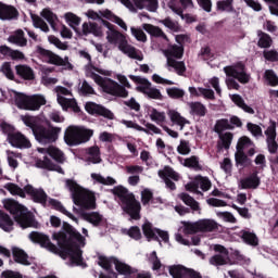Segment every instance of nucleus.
Segmentation results:
<instances>
[{"mask_svg":"<svg viewBox=\"0 0 278 278\" xmlns=\"http://www.w3.org/2000/svg\"><path fill=\"white\" fill-rule=\"evenodd\" d=\"M91 179L93 184H101L102 186H114L116 184V179L108 176L103 177L101 174L92 173Z\"/></svg>","mask_w":278,"mask_h":278,"instance_id":"nucleus-43","label":"nucleus"},{"mask_svg":"<svg viewBox=\"0 0 278 278\" xmlns=\"http://www.w3.org/2000/svg\"><path fill=\"white\" fill-rule=\"evenodd\" d=\"M1 128L4 131V134H8V142H10L12 147H15V149L31 148V142H29V139H27L23 134L11 132L13 129L12 126L8 124H2Z\"/></svg>","mask_w":278,"mask_h":278,"instance_id":"nucleus-11","label":"nucleus"},{"mask_svg":"<svg viewBox=\"0 0 278 278\" xmlns=\"http://www.w3.org/2000/svg\"><path fill=\"white\" fill-rule=\"evenodd\" d=\"M142 29H144L147 34H150V36H155L156 38H164V40H168L166 34H164V31L157 26L151 24H143Z\"/></svg>","mask_w":278,"mask_h":278,"instance_id":"nucleus-39","label":"nucleus"},{"mask_svg":"<svg viewBox=\"0 0 278 278\" xmlns=\"http://www.w3.org/2000/svg\"><path fill=\"white\" fill-rule=\"evenodd\" d=\"M83 218L87 223H90L91 225H93V227H98V225H101V223L103 222V215L97 212L85 213L83 214Z\"/></svg>","mask_w":278,"mask_h":278,"instance_id":"nucleus-42","label":"nucleus"},{"mask_svg":"<svg viewBox=\"0 0 278 278\" xmlns=\"http://www.w3.org/2000/svg\"><path fill=\"white\" fill-rule=\"evenodd\" d=\"M21 121L24 123V125H26V127L31 129L33 134H36V129L40 127L35 116L22 115Z\"/></svg>","mask_w":278,"mask_h":278,"instance_id":"nucleus-52","label":"nucleus"},{"mask_svg":"<svg viewBox=\"0 0 278 278\" xmlns=\"http://www.w3.org/2000/svg\"><path fill=\"white\" fill-rule=\"evenodd\" d=\"M188 106L192 116H205L207 114V108L201 102H189Z\"/></svg>","mask_w":278,"mask_h":278,"instance_id":"nucleus-36","label":"nucleus"},{"mask_svg":"<svg viewBox=\"0 0 278 278\" xmlns=\"http://www.w3.org/2000/svg\"><path fill=\"white\" fill-rule=\"evenodd\" d=\"M195 181L203 192H207V190L212 188V181H210V178L207 177L197 176Z\"/></svg>","mask_w":278,"mask_h":278,"instance_id":"nucleus-61","label":"nucleus"},{"mask_svg":"<svg viewBox=\"0 0 278 278\" xmlns=\"http://www.w3.org/2000/svg\"><path fill=\"white\" fill-rule=\"evenodd\" d=\"M35 166L37 168H43L46 170H56V173H61V175H64V169L53 164V162L47 156H43L42 159H37Z\"/></svg>","mask_w":278,"mask_h":278,"instance_id":"nucleus-25","label":"nucleus"},{"mask_svg":"<svg viewBox=\"0 0 278 278\" xmlns=\"http://www.w3.org/2000/svg\"><path fill=\"white\" fill-rule=\"evenodd\" d=\"M167 116L170 118L172 123H175V125L180 126V129H184L186 125H188L190 122L186 119L179 112L175 110H169L167 112Z\"/></svg>","mask_w":278,"mask_h":278,"instance_id":"nucleus-34","label":"nucleus"},{"mask_svg":"<svg viewBox=\"0 0 278 278\" xmlns=\"http://www.w3.org/2000/svg\"><path fill=\"white\" fill-rule=\"evenodd\" d=\"M87 162H89V164H100L101 162V154L99 151V147L93 146L89 149H87Z\"/></svg>","mask_w":278,"mask_h":278,"instance_id":"nucleus-41","label":"nucleus"},{"mask_svg":"<svg viewBox=\"0 0 278 278\" xmlns=\"http://www.w3.org/2000/svg\"><path fill=\"white\" fill-rule=\"evenodd\" d=\"M242 239L247 242V244H250L251 247H257L258 244L257 236H255L253 232L243 231Z\"/></svg>","mask_w":278,"mask_h":278,"instance_id":"nucleus-63","label":"nucleus"},{"mask_svg":"<svg viewBox=\"0 0 278 278\" xmlns=\"http://www.w3.org/2000/svg\"><path fill=\"white\" fill-rule=\"evenodd\" d=\"M237 166H242L243 168L247 166H251V160L244 154V152H236L235 154Z\"/></svg>","mask_w":278,"mask_h":278,"instance_id":"nucleus-58","label":"nucleus"},{"mask_svg":"<svg viewBox=\"0 0 278 278\" xmlns=\"http://www.w3.org/2000/svg\"><path fill=\"white\" fill-rule=\"evenodd\" d=\"M53 240H56L59 247H63L64 251L60 254L62 260H65L67 266H81L86 268L84 256L81 255L80 247H86V239L81 233L71 229L66 232H54Z\"/></svg>","mask_w":278,"mask_h":278,"instance_id":"nucleus-1","label":"nucleus"},{"mask_svg":"<svg viewBox=\"0 0 278 278\" xmlns=\"http://www.w3.org/2000/svg\"><path fill=\"white\" fill-rule=\"evenodd\" d=\"M13 256L15 262H17V264L29 266V260H28L27 253H25V251H23L22 249L13 248Z\"/></svg>","mask_w":278,"mask_h":278,"instance_id":"nucleus-45","label":"nucleus"},{"mask_svg":"<svg viewBox=\"0 0 278 278\" xmlns=\"http://www.w3.org/2000/svg\"><path fill=\"white\" fill-rule=\"evenodd\" d=\"M100 75H110L108 71L103 70H97L92 67V65L86 66V75L87 77H90V79H93L100 88H102L103 92H106L108 94H113V97H123L124 99L128 97L129 92L126 91L125 87L118 85V83L110 79V78H103Z\"/></svg>","mask_w":278,"mask_h":278,"instance_id":"nucleus-3","label":"nucleus"},{"mask_svg":"<svg viewBox=\"0 0 278 278\" xmlns=\"http://www.w3.org/2000/svg\"><path fill=\"white\" fill-rule=\"evenodd\" d=\"M137 10H147L148 12H157L160 4L157 0H132Z\"/></svg>","mask_w":278,"mask_h":278,"instance_id":"nucleus-27","label":"nucleus"},{"mask_svg":"<svg viewBox=\"0 0 278 278\" xmlns=\"http://www.w3.org/2000/svg\"><path fill=\"white\" fill-rule=\"evenodd\" d=\"M40 55H42L43 60L48 64H53L54 66H63L65 71H73V64L68 62V56H65L64 59L53 52L51 50H39Z\"/></svg>","mask_w":278,"mask_h":278,"instance_id":"nucleus-14","label":"nucleus"},{"mask_svg":"<svg viewBox=\"0 0 278 278\" xmlns=\"http://www.w3.org/2000/svg\"><path fill=\"white\" fill-rule=\"evenodd\" d=\"M29 240L35 244H40L42 249H47L50 253H59L60 250L55 247V244L51 243V240L48 236L42 232L33 231L28 236Z\"/></svg>","mask_w":278,"mask_h":278,"instance_id":"nucleus-17","label":"nucleus"},{"mask_svg":"<svg viewBox=\"0 0 278 278\" xmlns=\"http://www.w3.org/2000/svg\"><path fill=\"white\" fill-rule=\"evenodd\" d=\"M224 72L227 77H232V79H238L240 84H249L251 77L244 72V65L239 63L237 65H230L224 67Z\"/></svg>","mask_w":278,"mask_h":278,"instance_id":"nucleus-16","label":"nucleus"},{"mask_svg":"<svg viewBox=\"0 0 278 278\" xmlns=\"http://www.w3.org/2000/svg\"><path fill=\"white\" fill-rule=\"evenodd\" d=\"M66 187L72 192L75 205L83 207V210H94L97 207L94 193L81 188L75 180H66Z\"/></svg>","mask_w":278,"mask_h":278,"instance_id":"nucleus-5","label":"nucleus"},{"mask_svg":"<svg viewBox=\"0 0 278 278\" xmlns=\"http://www.w3.org/2000/svg\"><path fill=\"white\" fill-rule=\"evenodd\" d=\"M142 231L148 240H153V238H156L159 229L154 228L150 222H146L142 225Z\"/></svg>","mask_w":278,"mask_h":278,"instance_id":"nucleus-49","label":"nucleus"},{"mask_svg":"<svg viewBox=\"0 0 278 278\" xmlns=\"http://www.w3.org/2000/svg\"><path fill=\"white\" fill-rule=\"evenodd\" d=\"M17 157H21V154L7 150L8 164L10 168H13V170H16V168H18Z\"/></svg>","mask_w":278,"mask_h":278,"instance_id":"nucleus-56","label":"nucleus"},{"mask_svg":"<svg viewBox=\"0 0 278 278\" xmlns=\"http://www.w3.org/2000/svg\"><path fill=\"white\" fill-rule=\"evenodd\" d=\"M266 138V144L269 153H277V122L269 121V126L264 131Z\"/></svg>","mask_w":278,"mask_h":278,"instance_id":"nucleus-18","label":"nucleus"},{"mask_svg":"<svg viewBox=\"0 0 278 278\" xmlns=\"http://www.w3.org/2000/svg\"><path fill=\"white\" fill-rule=\"evenodd\" d=\"M250 147H253V141L249 137H241L237 143V151L244 153Z\"/></svg>","mask_w":278,"mask_h":278,"instance_id":"nucleus-55","label":"nucleus"},{"mask_svg":"<svg viewBox=\"0 0 278 278\" xmlns=\"http://www.w3.org/2000/svg\"><path fill=\"white\" fill-rule=\"evenodd\" d=\"M159 177L163 179L166 188L169 190H175L177 188L173 181H179V174H177V172H175L172 167L165 166L163 169L159 170Z\"/></svg>","mask_w":278,"mask_h":278,"instance_id":"nucleus-20","label":"nucleus"},{"mask_svg":"<svg viewBox=\"0 0 278 278\" xmlns=\"http://www.w3.org/2000/svg\"><path fill=\"white\" fill-rule=\"evenodd\" d=\"M182 166H186L187 168H193V170H203V167L199 163V157L197 156H190L184 160L181 163Z\"/></svg>","mask_w":278,"mask_h":278,"instance_id":"nucleus-53","label":"nucleus"},{"mask_svg":"<svg viewBox=\"0 0 278 278\" xmlns=\"http://www.w3.org/2000/svg\"><path fill=\"white\" fill-rule=\"evenodd\" d=\"M0 229L2 231L10 232L14 229V222L7 213L0 211Z\"/></svg>","mask_w":278,"mask_h":278,"instance_id":"nucleus-37","label":"nucleus"},{"mask_svg":"<svg viewBox=\"0 0 278 278\" xmlns=\"http://www.w3.org/2000/svg\"><path fill=\"white\" fill-rule=\"evenodd\" d=\"M179 199H181L185 205H188L192 212L201 214V206L199 205V202L194 200V198L190 197L188 193H180Z\"/></svg>","mask_w":278,"mask_h":278,"instance_id":"nucleus-35","label":"nucleus"},{"mask_svg":"<svg viewBox=\"0 0 278 278\" xmlns=\"http://www.w3.org/2000/svg\"><path fill=\"white\" fill-rule=\"evenodd\" d=\"M240 186L242 190H247V189L255 190V188L260 187V177H257V174H254L248 178L242 179L240 181Z\"/></svg>","mask_w":278,"mask_h":278,"instance_id":"nucleus-33","label":"nucleus"},{"mask_svg":"<svg viewBox=\"0 0 278 278\" xmlns=\"http://www.w3.org/2000/svg\"><path fill=\"white\" fill-rule=\"evenodd\" d=\"M218 136H219V140L217 142V151H223V149H229L233 140V134L227 131V132H219Z\"/></svg>","mask_w":278,"mask_h":278,"instance_id":"nucleus-31","label":"nucleus"},{"mask_svg":"<svg viewBox=\"0 0 278 278\" xmlns=\"http://www.w3.org/2000/svg\"><path fill=\"white\" fill-rule=\"evenodd\" d=\"M31 18L34 27L40 29L41 31H45L46 34L49 33V25L47 24V22H45V20H42V17L38 15H31Z\"/></svg>","mask_w":278,"mask_h":278,"instance_id":"nucleus-57","label":"nucleus"},{"mask_svg":"<svg viewBox=\"0 0 278 278\" xmlns=\"http://www.w3.org/2000/svg\"><path fill=\"white\" fill-rule=\"evenodd\" d=\"M8 42L11 45H16L17 47H27V39L25 38V33L23 29H17L11 36H9Z\"/></svg>","mask_w":278,"mask_h":278,"instance_id":"nucleus-30","label":"nucleus"},{"mask_svg":"<svg viewBox=\"0 0 278 278\" xmlns=\"http://www.w3.org/2000/svg\"><path fill=\"white\" fill-rule=\"evenodd\" d=\"M190 97H203V99H207L214 101L216 97L214 96V90L211 88H203V87H189L188 88Z\"/></svg>","mask_w":278,"mask_h":278,"instance_id":"nucleus-24","label":"nucleus"},{"mask_svg":"<svg viewBox=\"0 0 278 278\" xmlns=\"http://www.w3.org/2000/svg\"><path fill=\"white\" fill-rule=\"evenodd\" d=\"M112 192L118 197L124 212H127L134 220H138L140 218V202L136 201L134 193L123 186L115 187Z\"/></svg>","mask_w":278,"mask_h":278,"instance_id":"nucleus-6","label":"nucleus"},{"mask_svg":"<svg viewBox=\"0 0 278 278\" xmlns=\"http://www.w3.org/2000/svg\"><path fill=\"white\" fill-rule=\"evenodd\" d=\"M123 233H126V236H129V238H132V240H140V238H142V232L140 231V228H138V226H132L129 229H124Z\"/></svg>","mask_w":278,"mask_h":278,"instance_id":"nucleus-60","label":"nucleus"},{"mask_svg":"<svg viewBox=\"0 0 278 278\" xmlns=\"http://www.w3.org/2000/svg\"><path fill=\"white\" fill-rule=\"evenodd\" d=\"M18 12L14 7L8 5L0 2V20L1 21H12V18H16Z\"/></svg>","mask_w":278,"mask_h":278,"instance_id":"nucleus-28","label":"nucleus"},{"mask_svg":"<svg viewBox=\"0 0 278 278\" xmlns=\"http://www.w3.org/2000/svg\"><path fill=\"white\" fill-rule=\"evenodd\" d=\"M5 190L10 192V194H13V197H21L22 199H25V189L23 190L21 187H18L16 184L9 182L4 185Z\"/></svg>","mask_w":278,"mask_h":278,"instance_id":"nucleus-51","label":"nucleus"},{"mask_svg":"<svg viewBox=\"0 0 278 278\" xmlns=\"http://www.w3.org/2000/svg\"><path fill=\"white\" fill-rule=\"evenodd\" d=\"M216 229H218V223L210 218L199 219L194 223H184V231L186 233H211L212 231H216Z\"/></svg>","mask_w":278,"mask_h":278,"instance_id":"nucleus-9","label":"nucleus"},{"mask_svg":"<svg viewBox=\"0 0 278 278\" xmlns=\"http://www.w3.org/2000/svg\"><path fill=\"white\" fill-rule=\"evenodd\" d=\"M85 110L88 112V114H99L100 116H104V118H109L110 121L114 118V113H112V111L94 102H87Z\"/></svg>","mask_w":278,"mask_h":278,"instance_id":"nucleus-22","label":"nucleus"},{"mask_svg":"<svg viewBox=\"0 0 278 278\" xmlns=\"http://www.w3.org/2000/svg\"><path fill=\"white\" fill-rule=\"evenodd\" d=\"M64 18L67 25H70L74 31H77V27H79L81 23V17L75 15V13L68 12L64 14Z\"/></svg>","mask_w":278,"mask_h":278,"instance_id":"nucleus-47","label":"nucleus"},{"mask_svg":"<svg viewBox=\"0 0 278 278\" xmlns=\"http://www.w3.org/2000/svg\"><path fill=\"white\" fill-rule=\"evenodd\" d=\"M265 79L269 86H277L278 85V77L277 74L273 70H267L265 72Z\"/></svg>","mask_w":278,"mask_h":278,"instance_id":"nucleus-64","label":"nucleus"},{"mask_svg":"<svg viewBox=\"0 0 278 278\" xmlns=\"http://www.w3.org/2000/svg\"><path fill=\"white\" fill-rule=\"evenodd\" d=\"M148 114L150 116V121L156 123V125H162L166 123V113L157 111V109H149Z\"/></svg>","mask_w":278,"mask_h":278,"instance_id":"nucleus-38","label":"nucleus"},{"mask_svg":"<svg viewBox=\"0 0 278 278\" xmlns=\"http://www.w3.org/2000/svg\"><path fill=\"white\" fill-rule=\"evenodd\" d=\"M4 210L13 214L14 220L22 227V229H27V227H37L38 224L34 219V215L14 199H4L2 201Z\"/></svg>","mask_w":278,"mask_h":278,"instance_id":"nucleus-4","label":"nucleus"},{"mask_svg":"<svg viewBox=\"0 0 278 278\" xmlns=\"http://www.w3.org/2000/svg\"><path fill=\"white\" fill-rule=\"evenodd\" d=\"M15 104L20 110L36 112L42 105H47V98L42 94L25 96L24 93H15Z\"/></svg>","mask_w":278,"mask_h":278,"instance_id":"nucleus-8","label":"nucleus"},{"mask_svg":"<svg viewBox=\"0 0 278 278\" xmlns=\"http://www.w3.org/2000/svg\"><path fill=\"white\" fill-rule=\"evenodd\" d=\"M62 128L60 127L46 128L43 126H39L35 129L34 136L41 144H51V142H55V140H58Z\"/></svg>","mask_w":278,"mask_h":278,"instance_id":"nucleus-12","label":"nucleus"},{"mask_svg":"<svg viewBox=\"0 0 278 278\" xmlns=\"http://www.w3.org/2000/svg\"><path fill=\"white\" fill-rule=\"evenodd\" d=\"M230 99L231 101H233L236 105H238V108H241L243 112H247L248 114H255V110H253V108L244 103V99H242L240 94H231Z\"/></svg>","mask_w":278,"mask_h":278,"instance_id":"nucleus-40","label":"nucleus"},{"mask_svg":"<svg viewBox=\"0 0 278 278\" xmlns=\"http://www.w3.org/2000/svg\"><path fill=\"white\" fill-rule=\"evenodd\" d=\"M15 71L20 77H23V79H34V70L27 65H17Z\"/></svg>","mask_w":278,"mask_h":278,"instance_id":"nucleus-48","label":"nucleus"},{"mask_svg":"<svg viewBox=\"0 0 278 278\" xmlns=\"http://www.w3.org/2000/svg\"><path fill=\"white\" fill-rule=\"evenodd\" d=\"M227 129H233L231 124L229 123V119H219L217 121L215 125V132L216 134H224Z\"/></svg>","mask_w":278,"mask_h":278,"instance_id":"nucleus-59","label":"nucleus"},{"mask_svg":"<svg viewBox=\"0 0 278 278\" xmlns=\"http://www.w3.org/2000/svg\"><path fill=\"white\" fill-rule=\"evenodd\" d=\"M40 16L49 23L53 31H58V15H55V13L51 11V9H48V8L43 9L40 12Z\"/></svg>","mask_w":278,"mask_h":278,"instance_id":"nucleus-32","label":"nucleus"},{"mask_svg":"<svg viewBox=\"0 0 278 278\" xmlns=\"http://www.w3.org/2000/svg\"><path fill=\"white\" fill-rule=\"evenodd\" d=\"M102 24L104 27H106L105 38L109 45H114V47H117L118 51L124 53V55H127V58H130V60H138V62H142V60H144V54H142V51L129 45L127 37H125L123 33L118 31L113 24L105 20H102Z\"/></svg>","mask_w":278,"mask_h":278,"instance_id":"nucleus-2","label":"nucleus"},{"mask_svg":"<svg viewBox=\"0 0 278 278\" xmlns=\"http://www.w3.org/2000/svg\"><path fill=\"white\" fill-rule=\"evenodd\" d=\"M24 190L27 194L33 197V200L36 203H47V193H45V190L34 189L31 185H27Z\"/></svg>","mask_w":278,"mask_h":278,"instance_id":"nucleus-26","label":"nucleus"},{"mask_svg":"<svg viewBox=\"0 0 278 278\" xmlns=\"http://www.w3.org/2000/svg\"><path fill=\"white\" fill-rule=\"evenodd\" d=\"M169 275L173 278H201V274L192 269H188L181 265H174L169 267Z\"/></svg>","mask_w":278,"mask_h":278,"instance_id":"nucleus-21","label":"nucleus"},{"mask_svg":"<svg viewBox=\"0 0 278 278\" xmlns=\"http://www.w3.org/2000/svg\"><path fill=\"white\" fill-rule=\"evenodd\" d=\"M166 92L170 99H184L186 91L177 87L167 88Z\"/></svg>","mask_w":278,"mask_h":278,"instance_id":"nucleus-62","label":"nucleus"},{"mask_svg":"<svg viewBox=\"0 0 278 278\" xmlns=\"http://www.w3.org/2000/svg\"><path fill=\"white\" fill-rule=\"evenodd\" d=\"M98 264L101 266V268H104V270H110L112 268V265H115V268L121 275H131V267L129 265L118 261L116 257H105V256H99Z\"/></svg>","mask_w":278,"mask_h":278,"instance_id":"nucleus-13","label":"nucleus"},{"mask_svg":"<svg viewBox=\"0 0 278 278\" xmlns=\"http://www.w3.org/2000/svg\"><path fill=\"white\" fill-rule=\"evenodd\" d=\"M93 135L94 130L84 126H70L65 130L64 140L68 147H78V144L88 142Z\"/></svg>","mask_w":278,"mask_h":278,"instance_id":"nucleus-7","label":"nucleus"},{"mask_svg":"<svg viewBox=\"0 0 278 278\" xmlns=\"http://www.w3.org/2000/svg\"><path fill=\"white\" fill-rule=\"evenodd\" d=\"M213 250L216 254L211 256L208 260L211 266H227V264L231 263V260L229 258V251L226 250L225 247L215 244Z\"/></svg>","mask_w":278,"mask_h":278,"instance_id":"nucleus-15","label":"nucleus"},{"mask_svg":"<svg viewBox=\"0 0 278 278\" xmlns=\"http://www.w3.org/2000/svg\"><path fill=\"white\" fill-rule=\"evenodd\" d=\"M130 79H132V81L142 83V85L137 87L139 92H143V94H147V97L150 99H162V92H160V89L153 88L151 83H149L147 79H141L140 77L134 75H130Z\"/></svg>","mask_w":278,"mask_h":278,"instance_id":"nucleus-19","label":"nucleus"},{"mask_svg":"<svg viewBox=\"0 0 278 278\" xmlns=\"http://www.w3.org/2000/svg\"><path fill=\"white\" fill-rule=\"evenodd\" d=\"M100 16H101V18H108V21H112L113 23H115V25H118V27L124 29V31H127V24L125 23V21H123V18L114 15V13H112V11H110L108 9L100 11Z\"/></svg>","mask_w":278,"mask_h":278,"instance_id":"nucleus-29","label":"nucleus"},{"mask_svg":"<svg viewBox=\"0 0 278 278\" xmlns=\"http://www.w3.org/2000/svg\"><path fill=\"white\" fill-rule=\"evenodd\" d=\"M164 55L168 60V58H181L184 55V47L181 46H169L166 50H164Z\"/></svg>","mask_w":278,"mask_h":278,"instance_id":"nucleus-46","label":"nucleus"},{"mask_svg":"<svg viewBox=\"0 0 278 278\" xmlns=\"http://www.w3.org/2000/svg\"><path fill=\"white\" fill-rule=\"evenodd\" d=\"M37 151L41 155H50V157L55 160V162H59V164H64L66 160V157H64V152L53 146H50L49 148H38Z\"/></svg>","mask_w":278,"mask_h":278,"instance_id":"nucleus-23","label":"nucleus"},{"mask_svg":"<svg viewBox=\"0 0 278 278\" xmlns=\"http://www.w3.org/2000/svg\"><path fill=\"white\" fill-rule=\"evenodd\" d=\"M49 203L50 205H52V207H55V210H59V212H61L62 214H64L65 216H67V218H71V220H74L75 223H77V219L76 217L71 213L68 212L60 201L58 200H53V199H50L49 200Z\"/></svg>","mask_w":278,"mask_h":278,"instance_id":"nucleus-50","label":"nucleus"},{"mask_svg":"<svg viewBox=\"0 0 278 278\" xmlns=\"http://www.w3.org/2000/svg\"><path fill=\"white\" fill-rule=\"evenodd\" d=\"M54 92H56V101L59 105H61L62 110H73V112H79V105H77V101L73 97L71 90L66 87L56 86L54 88Z\"/></svg>","mask_w":278,"mask_h":278,"instance_id":"nucleus-10","label":"nucleus"},{"mask_svg":"<svg viewBox=\"0 0 278 278\" xmlns=\"http://www.w3.org/2000/svg\"><path fill=\"white\" fill-rule=\"evenodd\" d=\"M167 5L169 10H172L174 14H177V16H180L182 21H186L187 23H192V18L190 17V15H184V9L175 4V2H169Z\"/></svg>","mask_w":278,"mask_h":278,"instance_id":"nucleus-54","label":"nucleus"},{"mask_svg":"<svg viewBox=\"0 0 278 278\" xmlns=\"http://www.w3.org/2000/svg\"><path fill=\"white\" fill-rule=\"evenodd\" d=\"M167 66L170 71V68H174V71L177 73V75H184L186 73V64L181 61H177L173 58L167 59Z\"/></svg>","mask_w":278,"mask_h":278,"instance_id":"nucleus-44","label":"nucleus"}]
</instances>
